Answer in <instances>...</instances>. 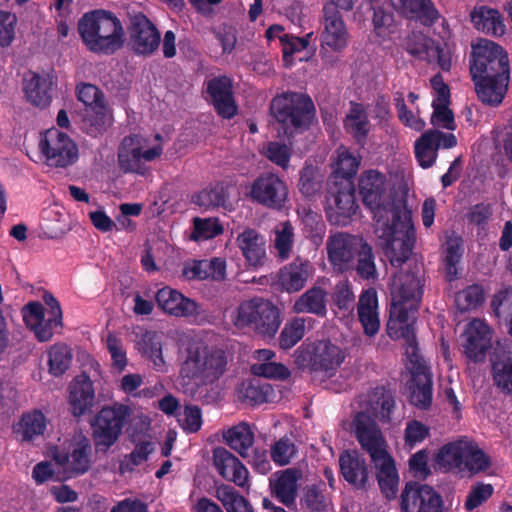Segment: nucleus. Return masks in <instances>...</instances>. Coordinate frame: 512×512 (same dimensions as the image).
Instances as JSON below:
<instances>
[{
	"mask_svg": "<svg viewBox=\"0 0 512 512\" xmlns=\"http://www.w3.org/2000/svg\"><path fill=\"white\" fill-rule=\"evenodd\" d=\"M358 188L363 205L373 213L375 231L385 255L392 266H402L416 243V231L409 212L400 203L387 200V178L377 170L364 171Z\"/></svg>",
	"mask_w": 512,
	"mask_h": 512,
	"instance_id": "nucleus-1",
	"label": "nucleus"
},
{
	"mask_svg": "<svg viewBox=\"0 0 512 512\" xmlns=\"http://www.w3.org/2000/svg\"><path fill=\"white\" fill-rule=\"evenodd\" d=\"M83 43L94 53L114 54L125 41L121 21L110 11L94 10L85 13L78 22Z\"/></svg>",
	"mask_w": 512,
	"mask_h": 512,
	"instance_id": "nucleus-2",
	"label": "nucleus"
},
{
	"mask_svg": "<svg viewBox=\"0 0 512 512\" xmlns=\"http://www.w3.org/2000/svg\"><path fill=\"white\" fill-rule=\"evenodd\" d=\"M226 350L204 343L187 348V356L181 366V376L201 385L217 382L226 372Z\"/></svg>",
	"mask_w": 512,
	"mask_h": 512,
	"instance_id": "nucleus-3",
	"label": "nucleus"
},
{
	"mask_svg": "<svg viewBox=\"0 0 512 512\" xmlns=\"http://www.w3.org/2000/svg\"><path fill=\"white\" fill-rule=\"evenodd\" d=\"M269 109L288 136L307 130L315 117L314 103L304 93L287 91L278 94L272 99Z\"/></svg>",
	"mask_w": 512,
	"mask_h": 512,
	"instance_id": "nucleus-4",
	"label": "nucleus"
},
{
	"mask_svg": "<svg viewBox=\"0 0 512 512\" xmlns=\"http://www.w3.org/2000/svg\"><path fill=\"white\" fill-rule=\"evenodd\" d=\"M233 324L239 328H251L264 338L275 337L281 325V311L269 300L253 298L240 303L232 315Z\"/></svg>",
	"mask_w": 512,
	"mask_h": 512,
	"instance_id": "nucleus-5",
	"label": "nucleus"
},
{
	"mask_svg": "<svg viewBox=\"0 0 512 512\" xmlns=\"http://www.w3.org/2000/svg\"><path fill=\"white\" fill-rule=\"evenodd\" d=\"M294 359L299 368H308L311 372L332 377L343 363L345 355L330 340H318L298 347Z\"/></svg>",
	"mask_w": 512,
	"mask_h": 512,
	"instance_id": "nucleus-6",
	"label": "nucleus"
},
{
	"mask_svg": "<svg viewBox=\"0 0 512 512\" xmlns=\"http://www.w3.org/2000/svg\"><path fill=\"white\" fill-rule=\"evenodd\" d=\"M129 406L114 403L102 407L91 421L92 439L97 452L107 453L120 438L130 416Z\"/></svg>",
	"mask_w": 512,
	"mask_h": 512,
	"instance_id": "nucleus-7",
	"label": "nucleus"
},
{
	"mask_svg": "<svg viewBox=\"0 0 512 512\" xmlns=\"http://www.w3.org/2000/svg\"><path fill=\"white\" fill-rule=\"evenodd\" d=\"M471 77L479 76H510L508 54L499 44L479 39L472 45L470 59Z\"/></svg>",
	"mask_w": 512,
	"mask_h": 512,
	"instance_id": "nucleus-8",
	"label": "nucleus"
},
{
	"mask_svg": "<svg viewBox=\"0 0 512 512\" xmlns=\"http://www.w3.org/2000/svg\"><path fill=\"white\" fill-rule=\"evenodd\" d=\"M38 148L44 163L52 168H67L79 158L77 144L67 133L55 127L40 134Z\"/></svg>",
	"mask_w": 512,
	"mask_h": 512,
	"instance_id": "nucleus-9",
	"label": "nucleus"
},
{
	"mask_svg": "<svg viewBox=\"0 0 512 512\" xmlns=\"http://www.w3.org/2000/svg\"><path fill=\"white\" fill-rule=\"evenodd\" d=\"M419 305L392 299L387 333L392 339H404L406 356L420 353L414 326Z\"/></svg>",
	"mask_w": 512,
	"mask_h": 512,
	"instance_id": "nucleus-10",
	"label": "nucleus"
},
{
	"mask_svg": "<svg viewBox=\"0 0 512 512\" xmlns=\"http://www.w3.org/2000/svg\"><path fill=\"white\" fill-rule=\"evenodd\" d=\"M327 220L337 226H346L359 206L353 181H332L325 196Z\"/></svg>",
	"mask_w": 512,
	"mask_h": 512,
	"instance_id": "nucleus-11",
	"label": "nucleus"
},
{
	"mask_svg": "<svg viewBox=\"0 0 512 512\" xmlns=\"http://www.w3.org/2000/svg\"><path fill=\"white\" fill-rule=\"evenodd\" d=\"M246 195L263 207L279 210L288 199V186L277 173L264 171L252 181Z\"/></svg>",
	"mask_w": 512,
	"mask_h": 512,
	"instance_id": "nucleus-12",
	"label": "nucleus"
},
{
	"mask_svg": "<svg viewBox=\"0 0 512 512\" xmlns=\"http://www.w3.org/2000/svg\"><path fill=\"white\" fill-rule=\"evenodd\" d=\"M351 432L361 449L376 461L387 454V442L376 420L367 412H356L351 421Z\"/></svg>",
	"mask_w": 512,
	"mask_h": 512,
	"instance_id": "nucleus-13",
	"label": "nucleus"
},
{
	"mask_svg": "<svg viewBox=\"0 0 512 512\" xmlns=\"http://www.w3.org/2000/svg\"><path fill=\"white\" fill-rule=\"evenodd\" d=\"M411 380L408 383L409 402L421 410L432 404L433 380L430 367L421 353L407 356Z\"/></svg>",
	"mask_w": 512,
	"mask_h": 512,
	"instance_id": "nucleus-14",
	"label": "nucleus"
},
{
	"mask_svg": "<svg viewBox=\"0 0 512 512\" xmlns=\"http://www.w3.org/2000/svg\"><path fill=\"white\" fill-rule=\"evenodd\" d=\"M206 100L219 117L230 120L238 114V105L234 96L233 81L227 75H218L204 83Z\"/></svg>",
	"mask_w": 512,
	"mask_h": 512,
	"instance_id": "nucleus-15",
	"label": "nucleus"
},
{
	"mask_svg": "<svg viewBox=\"0 0 512 512\" xmlns=\"http://www.w3.org/2000/svg\"><path fill=\"white\" fill-rule=\"evenodd\" d=\"M400 500L402 512H443L441 496L426 484L406 483Z\"/></svg>",
	"mask_w": 512,
	"mask_h": 512,
	"instance_id": "nucleus-16",
	"label": "nucleus"
},
{
	"mask_svg": "<svg viewBox=\"0 0 512 512\" xmlns=\"http://www.w3.org/2000/svg\"><path fill=\"white\" fill-rule=\"evenodd\" d=\"M161 35L155 24L143 13L130 20L129 43L138 56L152 55L160 45Z\"/></svg>",
	"mask_w": 512,
	"mask_h": 512,
	"instance_id": "nucleus-17",
	"label": "nucleus"
},
{
	"mask_svg": "<svg viewBox=\"0 0 512 512\" xmlns=\"http://www.w3.org/2000/svg\"><path fill=\"white\" fill-rule=\"evenodd\" d=\"M155 302L165 314L177 318H189L202 313L200 304L169 286H164L156 292Z\"/></svg>",
	"mask_w": 512,
	"mask_h": 512,
	"instance_id": "nucleus-18",
	"label": "nucleus"
},
{
	"mask_svg": "<svg viewBox=\"0 0 512 512\" xmlns=\"http://www.w3.org/2000/svg\"><path fill=\"white\" fill-rule=\"evenodd\" d=\"M359 243L354 237L344 233L329 238L327 242L328 259L336 271L343 273L354 269Z\"/></svg>",
	"mask_w": 512,
	"mask_h": 512,
	"instance_id": "nucleus-19",
	"label": "nucleus"
},
{
	"mask_svg": "<svg viewBox=\"0 0 512 512\" xmlns=\"http://www.w3.org/2000/svg\"><path fill=\"white\" fill-rule=\"evenodd\" d=\"M490 361L493 384L502 394L512 396V344L498 342Z\"/></svg>",
	"mask_w": 512,
	"mask_h": 512,
	"instance_id": "nucleus-20",
	"label": "nucleus"
},
{
	"mask_svg": "<svg viewBox=\"0 0 512 512\" xmlns=\"http://www.w3.org/2000/svg\"><path fill=\"white\" fill-rule=\"evenodd\" d=\"M331 9L328 7L327 11L323 12L321 47L340 53L348 47L350 35L341 13L331 12Z\"/></svg>",
	"mask_w": 512,
	"mask_h": 512,
	"instance_id": "nucleus-21",
	"label": "nucleus"
},
{
	"mask_svg": "<svg viewBox=\"0 0 512 512\" xmlns=\"http://www.w3.org/2000/svg\"><path fill=\"white\" fill-rule=\"evenodd\" d=\"M466 335L464 344L466 357L474 363L483 362L492 345L491 328L483 320L474 319L468 324Z\"/></svg>",
	"mask_w": 512,
	"mask_h": 512,
	"instance_id": "nucleus-22",
	"label": "nucleus"
},
{
	"mask_svg": "<svg viewBox=\"0 0 512 512\" xmlns=\"http://www.w3.org/2000/svg\"><path fill=\"white\" fill-rule=\"evenodd\" d=\"M363 407L369 415L381 423H390L396 408L395 396L390 388L383 385L370 389L364 396Z\"/></svg>",
	"mask_w": 512,
	"mask_h": 512,
	"instance_id": "nucleus-23",
	"label": "nucleus"
},
{
	"mask_svg": "<svg viewBox=\"0 0 512 512\" xmlns=\"http://www.w3.org/2000/svg\"><path fill=\"white\" fill-rule=\"evenodd\" d=\"M213 465L219 475L239 487L248 484L249 473L243 463L224 447L213 450Z\"/></svg>",
	"mask_w": 512,
	"mask_h": 512,
	"instance_id": "nucleus-24",
	"label": "nucleus"
},
{
	"mask_svg": "<svg viewBox=\"0 0 512 512\" xmlns=\"http://www.w3.org/2000/svg\"><path fill=\"white\" fill-rule=\"evenodd\" d=\"M313 274L312 264L308 260L298 257L279 270L277 283L282 291L294 293L303 289Z\"/></svg>",
	"mask_w": 512,
	"mask_h": 512,
	"instance_id": "nucleus-25",
	"label": "nucleus"
},
{
	"mask_svg": "<svg viewBox=\"0 0 512 512\" xmlns=\"http://www.w3.org/2000/svg\"><path fill=\"white\" fill-rule=\"evenodd\" d=\"M93 382L86 374L77 376L69 386L68 403L74 417H81L94 405Z\"/></svg>",
	"mask_w": 512,
	"mask_h": 512,
	"instance_id": "nucleus-26",
	"label": "nucleus"
},
{
	"mask_svg": "<svg viewBox=\"0 0 512 512\" xmlns=\"http://www.w3.org/2000/svg\"><path fill=\"white\" fill-rule=\"evenodd\" d=\"M340 473L350 485L364 489L368 482L369 469L364 457L356 450H344L339 456Z\"/></svg>",
	"mask_w": 512,
	"mask_h": 512,
	"instance_id": "nucleus-27",
	"label": "nucleus"
},
{
	"mask_svg": "<svg viewBox=\"0 0 512 512\" xmlns=\"http://www.w3.org/2000/svg\"><path fill=\"white\" fill-rule=\"evenodd\" d=\"M301 471L296 468L275 473L270 478V488L275 498L284 506L291 508L296 504L298 481L301 479Z\"/></svg>",
	"mask_w": 512,
	"mask_h": 512,
	"instance_id": "nucleus-28",
	"label": "nucleus"
},
{
	"mask_svg": "<svg viewBox=\"0 0 512 512\" xmlns=\"http://www.w3.org/2000/svg\"><path fill=\"white\" fill-rule=\"evenodd\" d=\"M390 2L401 15L414 18L427 27L435 25L441 17L432 0H390Z\"/></svg>",
	"mask_w": 512,
	"mask_h": 512,
	"instance_id": "nucleus-29",
	"label": "nucleus"
},
{
	"mask_svg": "<svg viewBox=\"0 0 512 512\" xmlns=\"http://www.w3.org/2000/svg\"><path fill=\"white\" fill-rule=\"evenodd\" d=\"M479 100L489 106L502 103L510 80V76H479L472 77Z\"/></svg>",
	"mask_w": 512,
	"mask_h": 512,
	"instance_id": "nucleus-30",
	"label": "nucleus"
},
{
	"mask_svg": "<svg viewBox=\"0 0 512 512\" xmlns=\"http://www.w3.org/2000/svg\"><path fill=\"white\" fill-rule=\"evenodd\" d=\"M59 465H69L73 476L85 474L91 467V444L87 437H81L73 446L72 452L58 453L54 456Z\"/></svg>",
	"mask_w": 512,
	"mask_h": 512,
	"instance_id": "nucleus-31",
	"label": "nucleus"
},
{
	"mask_svg": "<svg viewBox=\"0 0 512 512\" xmlns=\"http://www.w3.org/2000/svg\"><path fill=\"white\" fill-rule=\"evenodd\" d=\"M23 91L28 102L46 108L52 101V81L49 75L30 72L23 79Z\"/></svg>",
	"mask_w": 512,
	"mask_h": 512,
	"instance_id": "nucleus-32",
	"label": "nucleus"
},
{
	"mask_svg": "<svg viewBox=\"0 0 512 512\" xmlns=\"http://www.w3.org/2000/svg\"><path fill=\"white\" fill-rule=\"evenodd\" d=\"M422 277V269L418 265L412 270L400 273L392 299L420 304L424 288Z\"/></svg>",
	"mask_w": 512,
	"mask_h": 512,
	"instance_id": "nucleus-33",
	"label": "nucleus"
},
{
	"mask_svg": "<svg viewBox=\"0 0 512 512\" xmlns=\"http://www.w3.org/2000/svg\"><path fill=\"white\" fill-rule=\"evenodd\" d=\"M358 318L367 336H374L380 328L378 298L373 288L364 290L357 304Z\"/></svg>",
	"mask_w": 512,
	"mask_h": 512,
	"instance_id": "nucleus-34",
	"label": "nucleus"
},
{
	"mask_svg": "<svg viewBox=\"0 0 512 512\" xmlns=\"http://www.w3.org/2000/svg\"><path fill=\"white\" fill-rule=\"evenodd\" d=\"M344 128L355 142L364 147L370 131V121L364 106L361 103L350 102V108L344 118Z\"/></svg>",
	"mask_w": 512,
	"mask_h": 512,
	"instance_id": "nucleus-35",
	"label": "nucleus"
},
{
	"mask_svg": "<svg viewBox=\"0 0 512 512\" xmlns=\"http://www.w3.org/2000/svg\"><path fill=\"white\" fill-rule=\"evenodd\" d=\"M136 139V135L123 138L118 151V165L124 173L145 176L149 173V167L141 161L140 147H133Z\"/></svg>",
	"mask_w": 512,
	"mask_h": 512,
	"instance_id": "nucleus-36",
	"label": "nucleus"
},
{
	"mask_svg": "<svg viewBox=\"0 0 512 512\" xmlns=\"http://www.w3.org/2000/svg\"><path fill=\"white\" fill-rule=\"evenodd\" d=\"M376 469V478L381 492L389 499L394 498L398 491L399 476L394 459L387 453L376 461H372Z\"/></svg>",
	"mask_w": 512,
	"mask_h": 512,
	"instance_id": "nucleus-37",
	"label": "nucleus"
},
{
	"mask_svg": "<svg viewBox=\"0 0 512 512\" xmlns=\"http://www.w3.org/2000/svg\"><path fill=\"white\" fill-rule=\"evenodd\" d=\"M238 246L247 262L252 266H260L266 256L264 237L254 229H245L237 237Z\"/></svg>",
	"mask_w": 512,
	"mask_h": 512,
	"instance_id": "nucleus-38",
	"label": "nucleus"
},
{
	"mask_svg": "<svg viewBox=\"0 0 512 512\" xmlns=\"http://www.w3.org/2000/svg\"><path fill=\"white\" fill-rule=\"evenodd\" d=\"M474 27L488 35L501 36L505 33V25L498 10L487 6L475 7L470 13Z\"/></svg>",
	"mask_w": 512,
	"mask_h": 512,
	"instance_id": "nucleus-39",
	"label": "nucleus"
},
{
	"mask_svg": "<svg viewBox=\"0 0 512 512\" xmlns=\"http://www.w3.org/2000/svg\"><path fill=\"white\" fill-rule=\"evenodd\" d=\"M327 292L320 286H313L306 290L293 304L295 313H309L318 317L327 314Z\"/></svg>",
	"mask_w": 512,
	"mask_h": 512,
	"instance_id": "nucleus-40",
	"label": "nucleus"
},
{
	"mask_svg": "<svg viewBox=\"0 0 512 512\" xmlns=\"http://www.w3.org/2000/svg\"><path fill=\"white\" fill-rule=\"evenodd\" d=\"M466 438L444 444L435 456V463L444 472L460 471L463 464V456Z\"/></svg>",
	"mask_w": 512,
	"mask_h": 512,
	"instance_id": "nucleus-41",
	"label": "nucleus"
},
{
	"mask_svg": "<svg viewBox=\"0 0 512 512\" xmlns=\"http://www.w3.org/2000/svg\"><path fill=\"white\" fill-rule=\"evenodd\" d=\"M461 472L467 471L471 475L486 472L492 465L491 458L479 445L466 438Z\"/></svg>",
	"mask_w": 512,
	"mask_h": 512,
	"instance_id": "nucleus-42",
	"label": "nucleus"
},
{
	"mask_svg": "<svg viewBox=\"0 0 512 512\" xmlns=\"http://www.w3.org/2000/svg\"><path fill=\"white\" fill-rule=\"evenodd\" d=\"M139 350L147 357L157 371H164L165 361L162 353V339L155 331H146L139 343Z\"/></svg>",
	"mask_w": 512,
	"mask_h": 512,
	"instance_id": "nucleus-43",
	"label": "nucleus"
},
{
	"mask_svg": "<svg viewBox=\"0 0 512 512\" xmlns=\"http://www.w3.org/2000/svg\"><path fill=\"white\" fill-rule=\"evenodd\" d=\"M223 437L230 448L237 451L242 457H246L247 451L252 447L254 434L247 423H240L229 428Z\"/></svg>",
	"mask_w": 512,
	"mask_h": 512,
	"instance_id": "nucleus-44",
	"label": "nucleus"
},
{
	"mask_svg": "<svg viewBox=\"0 0 512 512\" xmlns=\"http://www.w3.org/2000/svg\"><path fill=\"white\" fill-rule=\"evenodd\" d=\"M46 429V417L40 410L22 415L16 433L20 434L23 441H31L34 437L42 435Z\"/></svg>",
	"mask_w": 512,
	"mask_h": 512,
	"instance_id": "nucleus-45",
	"label": "nucleus"
},
{
	"mask_svg": "<svg viewBox=\"0 0 512 512\" xmlns=\"http://www.w3.org/2000/svg\"><path fill=\"white\" fill-rule=\"evenodd\" d=\"M332 304L336 314L343 317L350 316L356 306L355 295L352 286L348 280L339 281L332 293Z\"/></svg>",
	"mask_w": 512,
	"mask_h": 512,
	"instance_id": "nucleus-46",
	"label": "nucleus"
},
{
	"mask_svg": "<svg viewBox=\"0 0 512 512\" xmlns=\"http://www.w3.org/2000/svg\"><path fill=\"white\" fill-rule=\"evenodd\" d=\"M108 122V110L104 101L85 108L83 123L89 135L96 136L104 131Z\"/></svg>",
	"mask_w": 512,
	"mask_h": 512,
	"instance_id": "nucleus-47",
	"label": "nucleus"
},
{
	"mask_svg": "<svg viewBox=\"0 0 512 512\" xmlns=\"http://www.w3.org/2000/svg\"><path fill=\"white\" fill-rule=\"evenodd\" d=\"M324 491V483L307 485L303 489V494L300 499L302 509L307 512H325L328 502Z\"/></svg>",
	"mask_w": 512,
	"mask_h": 512,
	"instance_id": "nucleus-48",
	"label": "nucleus"
},
{
	"mask_svg": "<svg viewBox=\"0 0 512 512\" xmlns=\"http://www.w3.org/2000/svg\"><path fill=\"white\" fill-rule=\"evenodd\" d=\"M154 452V446L150 441H141L137 443L131 453L124 455L119 462V473L125 474L135 470V468L146 462Z\"/></svg>",
	"mask_w": 512,
	"mask_h": 512,
	"instance_id": "nucleus-49",
	"label": "nucleus"
},
{
	"mask_svg": "<svg viewBox=\"0 0 512 512\" xmlns=\"http://www.w3.org/2000/svg\"><path fill=\"white\" fill-rule=\"evenodd\" d=\"M227 199L228 193L226 188L218 183L193 195L192 202L201 208L210 209L224 207Z\"/></svg>",
	"mask_w": 512,
	"mask_h": 512,
	"instance_id": "nucleus-50",
	"label": "nucleus"
},
{
	"mask_svg": "<svg viewBox=\"0 0 512 512\" xmlns=\"http://www.w3.org/2000/svg\"><path fill=\"white\" fill-rule=\"evenodd\" d=\"M71 349L64 344L53 345L48 352L49 373L55 377L63 375L72 362Z\"/></svg>",
	"mask_w": 512,
	"mask_h": 512,
	"instance_id": "nucleus-51",
	"label": "nucleus"
},
{
	"mask_svg": "<svg viewBox=\"0 0 512 512\" xmlns=\"http://www.w3.org/2000/svg\"><path fill=\"white\" fill-rule=\"evenodd\" d=\"M359 165V158L354 156L348 150H339L336 168L332 175V181H353L352 179L357 174Z\"/></svg>",
	"mask_w": 512,
	"mask_h": 512,
	"instance_id": "nucleus-52",
	"label": "nucleus"
},
{
	"mask_svg": "<svg viewBox=\"0 0 512 512\" xmlns=\"http://www.w3.org/2000/svg\"><path fill=\"white\" fill-rule=\"evenodd\" d=\"M355 259L354 268L360 278L369 280L377 277L374 254L370 245L366 242H360Z\"/></svg>",
	"mask_w": 512,
	"mask_h": 512,
	"instance_id": "nucleus-53",
	"label": "nucleus"
},
{
	"mask_svg": "<svg viewBox=\"0 0 512 512\" xmlns=\"http://www.w3.org/2000/svg\"><path fill=\"white\" fill-rule=\"evenodd\" d=\"M432 137H435V134L426 131L415 142V157L424 169L431 167L437 158L438 149L434 147Z\"/></svg>",
	"mask_w": 512,
	"mask_h": 512,
	"instance_id": "nucleus-54",
	"label": "nucleus"
},
{
	"mask_svg": "<svg viewBox=\"0 0 512 512\" xmlns=\"http://www.w3.org/2000/svg\"><path fill=\"white\" fill-rule=\"evenodd\" d=\"M306 319L302 317L293 318L287 322L279 336V346L283 350L294 347L305 335Z\"/></svg>",
	"mask_w": 512,
	"mask_h": 512,
	"instance_id": "nucleus-55",
	"label": "nucleus"
},
{
	"mask_svg": "<svg viewBox=\"0 0 512 512\" xmlns=\"http://www.w3.org/2000/svg\"><path fill=\"white\" fill-rule=\"evenodd\" d=\"M223 226L217 218H199L193 219V231L190 239L193 241H204L215 238L223 233Z\"/></svg>",
	"mask_w": 512,
	"mask_h": 512,
	"instance_id": "nucleus-56",
	"label": "nucleus"
},
{
	"mask_svg": "<svg viewBox=\"0 0 512 512\" xmlns=\"http://www.w3.org/2000/svg\"><path fill=\"white\" fill-rule=\"evenodd\" d=\"M322 177L318 167L312 164H305L300 170L299 191L305 197H312L320 191Z\"/></svg>",
	"mask_w": 512,
	"mask_h": 512,
	"instance_id": "nucleus-57",
	"label": "nucleus"
},
{
	"mask_svg": "<svg viewBox=\"0 0 512 512\" xmlns=\"http://www.w3.org/2000/svg\"><path fill=\"white\" fill-rule=\"evenodd\" d=\"M484 289L479 284H472L459 291L455 296L457 308L462 311L476 309L484 302Z\"/></svg>",
	"mask_w": 512,
	"mask_h": 512,
	"instance_id": "nucleus-58",
	"label": "nucleus"
},
{
	"mask_svg": "<svg viewBox=\"0 0 512 512\" xmlns=\"http://www.w3.org/2000/svg\"><path fill=\"white\" fill-rule=\"evenodd\" d=\"M437 42L423 34L413 35L407 42V52L416 59L430 60Z\"/></svg>",
	"mask_w": 512,
	"mask_h": 512,
	"instance_id": "nucleus-59",
	"label": "nucleus"
},
{
	"mask_svg": "<svg viewBox=\"0 0 512 512\" xmlns=\"http://www.w3.org/2000/svg\"><path fill=\"white\" fill-rule=\"evenodd\" d=\"M243 397L250 405H261L269 401L270 395L273 393L271 385L260 383L259 380H252L243 386Z\"/></svg>",
	"mask_w": 512,
	"mask_h": 512,
	"instance_id": "nucleus-60",
	"label": "nucleus"
},
{
	"mask_svg": "<svg viewBox=\"0 0 512 512\" xmlns=\"http://www.w3.org/2000/svg\"><path fill=\"white\" fill-rule=\"evenodd\" d=\"M251 372L255 376L274 380H286L291 375L290 370L284 364L276 362L254 364L251 367Z\"/></svg>",
	"mask_w": 512,
	"mask_h": 512,
	"instance_id": "nucleus-61",
	"label": "nucleus"
},
{
	"mask_svg": "<svg viewBox=\"0 0 512 512\" xmlns=\"http://www.w3.org/2000/svg\"><path fill=\"white\" fill-rule=\"evenodd\" d=\"M264 155L272 163L283 170H287L290 164L292 150L285 143L272 141L267 144Z\"/></svg>",
	"mask_w": 512,
	"mask_h": 512,
	"instance_id": "nucleus-62",
	"label": "nucleus"
},
{
	"mask_svg": "<svg viewBox=\"0 0 512 512\" xmlns=\"http://www.w3.org/2000/svg\"><path fill=\"white\" fill-rule=\"evenodd\" d=\"M450 102H432L433 113L431 116V124L439 126L447 130H455L456 124L454 114L449 108Z\"/></svg>",
	"mask_w": 512,
	"mask_h": 512,
	"instance_id": "nucleus-63",
	"label": "nucleus"
},
{
	"mask_svg": "<svg viewBox=\"0 0 512 512\" xmlns=\"http://www.w3.org/2000/svg\"><path fill=\"white\" fill-rule=\"evenodd\" d=\"M493 492L494 487L491 484H485L483 482L476 483L472 486L466 497L464 508L467 511H473L485 503L493 495Z\"/></svg>",
	"mask_w": 512,
	"mask_h": 512,
	"instance_id": "nucleus-64",
	"label": "nucleus"
}]
</instances>
